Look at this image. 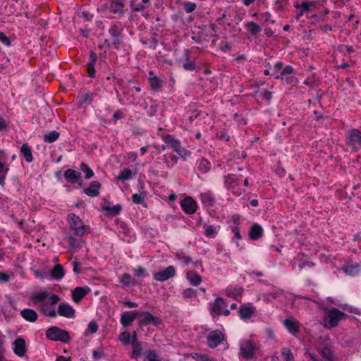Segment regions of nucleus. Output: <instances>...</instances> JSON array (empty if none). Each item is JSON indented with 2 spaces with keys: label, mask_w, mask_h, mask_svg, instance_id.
<instances>
[{
  "label": "nucleus",
  "mask_w": 361,
  "mask_h": 361,
  "mask_svg": "<svg viewBox=\"0 0 361 361\" xmlns=\"http://www.w3.org/2000/svg\"><path fill=\"white\" fill-rule=\"evenodd\" d=\"M228 302L221 298L217 297L214 302L209 303V311L213 319H217L221 315L228 316L230 310L227 309Z\"/></svg>",
  "instance_id": "1"
},
{
  "label": "nucleus",
  "mask_w": 361,
  "mask_h": 361,
  "mask_svg": "<svg viewBox=\"0 0 361 361\" xmlns=\"http://www.w3.org/2000/svg\"><path fill=\"white\" fill-rule=\"evenodd\" d=\"M67 220L69 224L70 228L74 232L75 235L78 236H83L84 235L90 233V226L84 224L82 220L76 214L73 213L68 214Z\"/></svg>",
  "instance_id": "2"
},
{
  "label": "nucleus",
  "mask_w": 361,
  "mask_h": 361,
  "mask_svg": "<svg viewBox=\"0 0 361 361\" xmlns=\"http://www.w3.org/2000/svg\"><path fill=\"white\" fill-rule=\"evenodd\" d=\"M46 336L51 341L63 343H68L71 340L69 332L57 326L49 328L46 331Z\"/></svg>",
  "instance_id": "3"
},
{
  "label": "nucleus",
  "mask_w": 361,
  "mask_h": 361,
  "mask_svg": "<svg viewBox=\"0 0 361 361\" xmlns=\"http://www.w3.org/2000/svg\"><path fill=\"white\" fill-rule=\"evenodd\" d=\"M347 314L336 307L331 308L325 316L324 322L328 328H334L338 326L340 320L345 318Z\"/></svg>",
  "instance_id": "4"
},
{
  "label": "nucleus",
  "mask_w": 361,
  "mask_h": 361,
  "mask_svg": "<svg viewBox=\"0 0 361 361\" xmlns=\"http://www.w3.org/2000/svg\"><path fill=\"white\" fill-rule=\"evenodd\" d=\"M138 317L137 324L140 326L153 324L154 326L159 327L163 325V321L160 317L153 316L148 311L138 312Z\"/></svg>",
  "instance_id": "5"
},
{
  "label": "nucleus",
  "mask_w": 361,
  "mask_h": 361,
  "mask_svg": "<svg viewBox=\"0 0 361 361\" xmlns=\"http://www.w3.org/2000/svg\"><path fill=\"white\" fill-rule=\"evenodd\" d=\"M225 339V334L220 330H212L207 336V346L212 349L216 348Z\"/></svg>",
  "instance_id": "6"
},
{
  "label": "nucleus",
  "mask_w": 361,
  "mask_h": 361,
  "mask_svg": "<svg viewBox=\"0 0 361 361\" xmlns=\"http://www.w3.org/2000/svg\"><path fill=\"white\" fill-rule=\"evenodd\" d=\"M295 71L291 66H285L279 74L275 76L277 80L285 81L286 84L293 85L297 82V78L293 75Z\"/></svg>",
  "instance_id": "7"
},
{
  "label": "nucleus",
  "mask_w": 361,
  "mask_h": 361,
  "mask_svg": "<svg viewBox=\"0 0 361 361\" xmlns=\"http://www.w3.org/2000/svg\"><path fill=\"white\" fill-rule=\"evenodd\" d=\"M130 7L133 12H138L142 14V16H147V11L151 7L150 0H131L130 1Z\"/></svg>",
  "instance_id": "8"
},
{
  "label": "nucleus",
  "mask_w": 361,
  "mask_h": 361,
  "mask_svg": "<svg viewBox=\"0 0 361 361\" xmlns=\"http://www.w3.org/2000/svg\"><path fill=\"white\" fill-rule=\"evenodd\" d=\"M176 275V269L173 266H168L164 270L153 273V279L156 281L164 282Z\"/></svg>",
  "instance_id": "9"
},
{
  "label": "nucleus",
  "mask_w": 361,
  "mask_h": 361,
  "mask_svg": "<svg viewBox=\"0 0 361 361\" xmlns=\"http://www.w3.org/2000/svg\"><path fill=\"white\" fill-rule=\"evenodd\" d=\"M125 6L126 0H114L106 8L110 13L116 15L117 18H121L126 13Z\"/></svg>",
  "instance_id": "10"
},
{
  "label": "nucleus",
  "mask_w": 361,
  "mask_h": 361,
  "mask_svg": "<svg viewBox=\"0 0 361 361\" xmlns=\"http://www.w3.org/2000/svg\"><path fill=\"white\" fill-rule=\"evenodd\" d=\"M256 348L255 343L251 341H243L240 343V353L246 360L253 357Z\"/></svg>",
  "instance_id": "11"
},
{
  "label": "nucleus",
  "mask_w": 361,
  "mask_h": 361,
  "mask_svg": "<svg viewBox=\"0 0 361 361\" xmlns=\"http://www.w3.org/2000/svg\"><path fill=\"white\" fill-rule=\"evenodd\" d=\"M180 204L184 212L189 215L195 214L197 209L196 201L190 196L184 197Z\"/></svg>",
  "instance_id": "12"
},
{
  "label": "nucleus",
  "mask_w": 361,
  "mask_h": 361,
  "mask_svg": "<svg viewBox=\"0 0 361 361\" xmlns=\"http://www.w3.org/2000/svg\"><path fill=\"white\" fill-rule=\"evenodd\" d=\"M256 312V307L252 304H243L238 309V315L242 320L250 319Z\"/></svg>",
  "instance_id": "13"
},
{
  "label": "nucleus",
  "mask_w": 361,
  "mask_h": 361,
  "mask_svg": "<svg viewBox=\"0 0 361 361\" xmlns=\"http://www.w3.org/2000/svg\"><path fill=\"white\" fill-rule=\"evenodd\" d=\"M57 313L66 318L72 319L75 317V310L68 303L62 302L58 307Z\"/></svg>",
  "instance_id": "14"
},
{
  "label": "nucleus",
  "mask_w": 361,
  "mask_h": 361,
  "mask_svg": "<svg viewBox=\"0 0 361 361\" xmlns=\"http://www.w3.org/2000/svg\"><path fill=\"white\" fill-rule=\"evenodd\" d=\"M9 171L8 165L6 164V157L3 151L0 150V185L4 186L7 173Z\"/></svg>",
  "instance_id": "15"
},
{
  "label": "nucleus",
  "mask_w": 361,
  "mask_h": 361,
  "mask_svg": "<svg viewBox=\"0 0 361 361\" xmlns=\"http://www.w3.org/2000/svg\"><path fill=\"white\" fill-rule=\"evenodd\" d=\"M341 270L348 276H355L361 272V264L347 262L342 266Z\"/></svg>",
  "instance_id": "16"
},
{
  "label": "nucleus",
  "mask_w": 361,
  "mask_h": 361,
  "mask_svg": "<svg viewBox=\"0 0 361 361\" xmlns=\"http://www.w3.org/2000/svg\"><path fill=\"white\" fill-rule=\"evenodd\" d=\"M137 317H138V312L126 311L121 314L120 322L124 328H127L132 325Z\"/></svg>",
  "instance_id": "17"
},
{
  "label": "nucleus",
  "mask_w": 361,
  "mask_h": 361,
  "mask_svg": "<svg viewBox=\"0 0 361 361\" xmlns=\"http://www.w3.org/2000/svg\"><path fill=\"white\" fill-rule=\"evenodd\" d=\"M13 351L20 357H23L27 351L25 341L23 338H18L13 342Z\"/></svg>",
  "instance_id": "18"
},
{
  "label": "nucleus",
  "mask_w": 361,
  "mask_h": 361,
  "mask_svg": "<svg viewBox=\"0 0 361 361\" xmlns=\"http://www.w3.org/2000/svg\"><path fill=\"white\" fill-rule=\"evenodd\" d=\"M64 178L70 183L74 184L78 182H79L81 179V173L69 169H67L64 174H63Z\"/></svg>",
  "instance_id": "19"
},
{
  "label": "nucleus",
  "mask_w": 361,
  "mask_h": 361,
  "mask_svg": "<svg viewBox=\"0 0 361 361\" xmlns=\"http://www.w3.org/2000/svg\"><path fill=\"white\" fill-rule=\"evenodd\" d=\"M121 24L119 23H114L111 25L109 30V34L114 37V44L118 48L117 45L119 44V37L121 36Z\"/></svg>",
  "instance_id": "20"
},
{
  "label": "nucleus",
  "mask_w": 361,
  "mask_h": 361,
  "mask_svg": "<svg viewBox=\"0 0 361 361\" xmlns=\"http://www.w3.org/2000/svg\"><path fill=\"white\" fill-rule=\"evenodd\" d=\"M101 183L97 180L92 181L89 187L84 189V192L90 197H97L99 194Z\"/></svg>",
  "instance_id": "21"
},
{
  "label": "nucleus",
  "mask_w": 361,
  "mask_h": 361,
  "mask_svg": "<svg viewBox=\"0 0 361 361\" xmlns=\"http://www.w3.org/2000/svg\"><path fill=\"white\" fill-rule=\"evenodd\" d=\"M200 199L204 207H212L216 203L214 195L211 192H206L200 195Z\"/></svg>",
  "instance_id": "22"
},
{
  "label": "nucleus",
  "mask_w": 361,
  "mask_h": 361,
  "mask_svg": "<svg viewBox=\"0 0 361 361\" xmlns=\"http://www.w3.org/2000/svg\"><path fill=\"white\" fill-rule=\"evenodd\" d=\"M283 325L291 334L296 335L299 333V322L295 319H286L283 321Z\"/></svg>",
  "instance_id": "23"
},
{
  "label": "nucleus",
  "mask_w": 361,
  "mask_h": 361,
  "mask_svg": "<svg viewBox=\"0 0 361 361\" xmlns=\"http://www.w3.org/2000/svg\"><path fill=\"white\" fill-rule=\"evenodd\" d=\"M97 54L91 51L90 54V61L86 64V69L88 75L92 78L95 77L94 63L97 61Z\"/></svg>",
  "instance_id": "24"
},
{
  "label": "nucleus",
  "mask_w": 361,
  "mask_h": 361,
  "mask_svg": "<svg viewBox=\"0 0 361 361\" xmlns=\"http://www.w3.org/2000/svg\"><path fill=\"white\" fill-rule=\"evenodd\" d=\"M118 282L123 288H128L137 283V281L132 278L128 273H124L118 277Z\"/></svg>",
  "instance_id": "25"
},
{
  "label": "nucleus",
  "mask_w": 361,
  "mask_h": 361,
  "mask_svg": "<svg viewBox=\"0 0 361 361\" xmlns=\"http://www.w3.org/2000/svg\"><path fill=\"white\" fill-rule=\"evenodd\" d=\"M102 208L106 212V215L108 216H116L118 215L122 210V206L119 204L112 207L107 204H102Z\"/></svg>",
  "instance_id": "26"
},
{
  "label": "nucleus",
  "mask_w": 361,
  "mask_h": 361,
  "mask_svg": "<svg viewBox=\"0 0 361 361\" xmlns=\"http://www.w3.org/2000/svg\"><path fill=\"white\" fill-rule=\"evenodd\" d=\"M204 234L206 237L209 238H214L220 230V226L209 225L207 224H203Z\"/></svg>",
  "instance_id": "27"
},
{
  "label": "nucleus",
  "mask_w": 361,
  "mask_h": 361,
  "mask_svg": "<svg viewBox=\"0 0 361 361\" xmlns=\"http://www.w3.org/2000/svg\"><path fill=\"white\" fill-rule=\"evenodd\" d=\"M22 317L27 322H35L38 319L37 312L32 309L25 308L20 311Z\"/></svg>",
  "instance_id": "28"
},
{
  "label": "nucleus",
  "mask_w": 361,
  "mask_h": 361,
  "mask_svg": "<svg viewBox=\"0 0 361 361\" xmlns=\"http://www.w3.org/2000/svg\"><path fill=\"white\" fill-rule=\"evenodd\" d=\"M65 276V271L62 265L58 264L51 271L50 276L56 281L61 280Z\"/></svg>",
  "instance_id": "29"
},
{
  "label": "nucleus",
  "mask_w": 361,
  "mask_h": 361,
  "mask_svg": "<svg viewBox=\"0 0 361 361\" xmlns=\"http://www.w3.org/2000/svg\"><path fill=\"white\" fill-rule=\"evenodd\" d=\"M186 276L190 283L194 286H197L202 281V276L193 271H188Z\"/></svg>",
  "instance_id": "30"
},
{
  "label": "nucleus",
  "mask_w": 361,
  "mask_h": 361,
  "mask_svg": "<svg viewBox=\"0 0 361 361\" xmlns=\"http://www.w3.org/2000/svg\"><path fill=\"white\" fill-rule=\"evenodd\" d=\"M263 233V229L262 226L257 224L252 225L250 230V238L252 240H257L262 237Z\"/></svg>",
  "instance_id": "31"
},
{
  "label": "nucleus",
  "mask_w": 361,
  "mask_h": 361,
  "mask_svg": "<svg viewBox=\"0 0 361 361\" xmlns=\"http://www.w3.org/2000/svg\"><path fill=\"white\" fill-rule=\"evenodd\" d=\"M20 154L25 158V161L30 163L33 161L32 150L28 144L24 143L20 148Z\"/></svg>",
  "instance_id": "32"
},
{
  "label": "nucleus",
  "mask_w": 361,
  "mask_h": 361,
  "mask_svg": "<svg viewBox=\"0 0 361 361\" xmlns=\"http://www.w3.org/2000/svg\"><path fill=\"white\" fill-rule=\"evenodd\" d=\"M164 142L166 146L176 152L181 147L180 142L173 137H164Z\"/></svg>",
  "instance_id": "33"
},
{
  "label": "nucleus",
  "mask_w": 361,
  "mask_h": 361,
  "mask_svg": "<svg viewBox=\"0 0 361 361\" xmlns=\"http://www.w3.org/2000/svg\"><path fill=\"white\" fill-rule=\"evenodd\" d=\"M87 294V291L82 287H76L72 292V298L75 302L80 301Z\"/></svg>",
  "instance_id": "34"
},
{
  "label": "nucleus",
  "mask_w": 361,
  "mask_h": 361,
  "mask_svg": "<svg viewBox=\"0 0 361 361\" xmlns=\"http://www.w3.org/2000/svg\"><path fill=\"white\" fill-rule=\"evenodd\" d=\"M321 355L328 361H334L335 360L334 352L328 345L324 346L320 350Z\"/></svg>",
  "instance_id": "35"
},
{
  "label": "nucleus",
  "mask_w": 361,
  "mask_h": 361,
  "mask_svg": "<svg viewBox=\"0 0 361 361\" xmlns=\"http://www.w3.org/2000/svg\"><path fill=\"white\" fill-rule=\"evenodd\" d=\"M345 143L353 149L361 147V137H346Z\"/></svg>",
  "instance_id": "36"
},
{
  "label": "nucleus",
  "mask_w": 361,
  "mask_h": 361,
  "mask_svg": "<svg viewBox=\"0 0 361 361\" xmlns=\"http://www.w3.org/2000/svg\"><path fill=\"white\" fill-rule=\"evenodd\" d=\"M133 350L130 357L137 360L140 357L142 351V348L140 343H135L132 344Z\"/></svg>",
  "instance_id": "37"
},
{
  "label": "nucleus",
  "mask_w": 361,
  "mask_h": 361,
  "mask_svg": "<svg viewBox=\"0 0 361 361\" xmlns=\"http://www.w3.org/2000/svg\"><path fill=\"white\" fill-rule=\"evenodd\" d=\"M148 80L153 91H158L161 87L162 81L158 77H149Z\"/></svg>",
  "instance_id": "38"
},
{
  "label": "nucleus",
  "mask_w": 361,
  "mask_h": 361,
  "mask_svg": "<svg viewBox=\"0 0 361 361\" xmlns=\"http://www.w3.org/2000/svg\"><path fill=\"white\" fill-rule=\"evenodd\" d=\"M245 27L252 35H256L261 31V27L254 22L246 23Z\"/></svg>",
  "instance_id": "39"
},
{
  "label": "nucleus",
  "mask_w": 361,
  "mask_h": 361,
  "mask_svg": "<svg viewBox=\"0 0 361 361\" xmlns=\"http://www.w3.org/2000/svg\"><path fill=\"white\" fill-rule=\"evenodd\" d=\"M164 157V164L167 168H171L177 163L178 158L175 155L166 154Z\"/></svg>",
  "instance_id": "40"
},
{
  "label": "nucleus",
  "mask_w": 361,
  "mask_h": 361,
  "mask_svg": "<svg viewBox=\"0 0 361 361\" xmlns=\"http://www.w3.org/2000/svg\"><path fill=\"white\" fill-rule=\"evenodd\" d=\"M133 178V172L129 169H125L119 175L116 177L117 180L125 181L130 180Z\"/></svg>",
  "instance_id": "41"
},
{
  "label": "nucleus",
  "mask_w": 361,
  "mask_h": 361,
  "mask_svg": "<svg viewBox=\"0 0 361 361\" xmlns=\"http://www.w3.org/2000/svg\"><path fill=\"white\" fill-rule=\"evenodd\" d=\"M49 295L47 290H42L32 295V299L38 302H44Z\"/></svg>",
  "instance_id": "42"
},
{
  "label": "nucleus",
  "mask_w": 361,
  "mask_h": 361,
  "mask_svg": "<svg viewBox=\"0 0 361 361\" xmlns=\"http://www.w3.org/2000/svg\"><path fill=\"white\" fill-rule=\"evenodd\" d=\"M131 335L128 331L121 332L118 336V340L125 345L130 344Z\"/></svg>",
  "instance_id": "43"
},
{
  "label": "nucleus",
  "mask_w": 361,
  "mask_h": 361,
  "mask_svg": "<svg viewBox=\"0 0 361 361\" xmlns=\"http://www.w3.org/2000/svg\"><path fill=\"white\" fill-rule=\"evenodd\" d=\"M176 259L181 261L184 264L188 265L190 262H192V259L190 257L187 256L183 252H178L176 254Z\"/></svg>",
  "instance_id": "44"
},
{
  "label": "nucleus",
  "mask_w": 361,
  "mask_h": 361,
  "mask_svg": "<svg viewBox=\"0 0 361 361\" xmlns=\"http://www.w3.org/2000/svg\"><path fill=\"white\" fill-rule=\"evenodd\" d=\"M209 162L207 159H202L199 161L198 169L202 173H207L209 170Z\"/></svg>",
  "instance_id": "45"
},
{
  "label": "nucleus",
  "mask_w": 361,
  "mask_h": 361,
  "mask_svg": "<svg viewBox=\"0 0 361 361\" xmlns=\"http://www.w3.org/2000/svg\"><path fill=\"white\" fill-rule=\"evenodd\" d=\"M80 169L85 173L86 179H89L94 176L93 171L85 163L80 164Z\"/></svg>",
  "instance_id": "46"
},
{
  "label": "nucleus",
  "mask_w": 361,
  "mask_h": 361,
  "mask_svg": "<svg viewBox=\"0 0 361 361\" xmlns=\"http://www.w3.org/2000/svg\"><path fill=\"white\" fill-rule=\"evenodd\" d=\"M146 359L147 361H161L157 351L154 349L147 351Z\"/></svg>",
  "instance_id": "47"
},
{
  "label": "nucleus",
  "mask_w": 361,
  "mask_h": 361,
  "mask_svg": "<svg viewBox=\"0 0 361 361\" xmlns=\"http://www.w3.org/2000/svg\"><path fill=\"white\" fill-rule=\"evenodd\" d=\"M192 357L197 361H217L213 357H209L205 354L195 353Z\"/></svg>",
  "instance_id": "48"
},
{
  "label": "nucleus",
  "mask_w": 361,
  "mask_h": 361,
  "mask_svg": "<svg viewBox=\"0 0 361 361\" xmlns=\"http://www.w3.org/2000/svg\"><path fill=\"white\" fill-rule=\"evenodd\" d=\"M67 242L71 248H78L80 247V241L73 236H69Z\"/></svg>",
  "instance_id": "49"
},
{
  "label": "nucleus",
  "mask_w": 361,
  "mask_h": 361,
  "mask_svg": "<svg viewBox=\"0 0 361 361\" xmlns=\"http://www.w3.org/2000/svg\"><path fill=\"white\" fill-rule=\"evenodd\" d=\"M197 290H195L191 288H188L185 289L183 291V296L185 298H195L197 296Z\"/></svg>",
  "instance_id": "50"
},
{
  "label": "nucleus",
  "mask_w": 361,
  "mask_h": 361,
  "mask_svg": "<svg viewBox=\"0 0 361 361\" xmlns=\"http://www.w3.org/2000/svg\"><path fill=\"white\" fill-rule=\"evenodd\" d=\"M183 6L185 11L188 13H192L197 8L196 4L190 1L184 2Z\"/></svg>",
  "instance_id": "51"
},
{
  "label": "nucleus",
  "mask_w": 361,
  "mask_h": 361,
  "mask_svg": "<svg viewBox=\"0 0 361 361\" xmlns=\"http://www.w3.org/2000/svg\"><path fill=\"white\" fill-rule=\"evenodd\" d=\"M145 195L142 194H133L132 196V201L137 204H145Z\"/></svg>",
  "instance_id": "52"
},
{
  "label": "nucleus",
  "mask_w": 361,
  "mask_h": 361,
  "mask_svg": "<svg viewBox=\"0 0 361 361\" xmlns=\"http://www.w3.org/2000/svg\"><path fill=\"white\" fill-rule=\"evenodd\" d=\"M281 354L286 361H294L293 355L289 349L283 348Z\"/></svg>",
  "instance_id": "53"
},
{
  "label": "nucleus",
  "mask_w": 361,
  "mask_h": 361,
  "mask_svg": "<svg viewBox=\"0 0 361 361\" xmlns=\"http://www.w3.org/2000/svg\"><path fill=\"white\" fill-rule=\"evenodd\" d=\"M134 272L135 276L138 277H147L149 274L146 271V269L142 267H138L137 269H134Z\"/></svg>",
  "instance_id": "54"
},
{
  "label": "nucleus",
  "mask_w": 361,
  "mask_h": 361,
  "mask_svg": "<svg viewBox=\"0 0 361 361\" xmlns=\"http://www.w3.org/2000/svg\"><path fill=\"white\" fill-rule=\"evenodd\" d=\"M176 152L178 154V155L181 158H183L184 159H186L188 157H190L191 155V152L189 150H188L182 147L180 149H178L176 151Z\"/></svg>",
  "instance_id": "55"
},
{
  "label": "nucleus",
  "mask_w": 361,
  "mask_h": 361,
  "mask_svg": "<svg viewBox=\"0 0 361 361\" xmlns=\"http://www.w3.org/2000/svg\"><path fill=\"white\" fill-rule=\"evenodd\" d=\"M98 330V325L97 324V322L95 321H91L89 324H88V326H87V331L89 332L90 334H94Z\"/></svg>",
  "instance_id": "56"
},
{
  "label": "nucleus",
  "mask_w": 361,
  "mask_h": 361,
  "mask_svg": "<svg viewBox=\"0 0 361 361\" xmlns=\"http://www.w3.org/2000/svg\"><path fill=\"white\" fill-rule=\"evenodd\" d=\"M295 7L296 8H300L301 11L304 13L308 12L310 10V7L306 1H302L300 4H295Z\"/></svg>",
  "instance_id": "57"
},
{
  "label": "nucleus",
  "mask_w": 361,
  "mask_h": 361,
  "mask_svg": "<svg viewBox=\"0 0 361 361\" xmlns=\"http://www.w3.org/2000/svg\"><path fill=\"white\" fill-rule=\"evenodd\" d=\"M183 68L186 71H195L196 70V65L193 61L187 60L183 65Z\"/></svg>",
  "instance_id": "58"
},
{
  "label": "nucleus",
  "mask_w": 361,
  "mask_h": 361,
  "mask_svg": "<svg viewBox=\"0 0 361 361\" xmlns=\"http://www.w3.org/2000/svg\"><path fill=\"white\" fill-rule=\"evenodd\" d=\"M232 231L234 233L233 240L236 243L237 245H238V242L237 240L241 238L240 229L237 226H235L233 228Z\"/></svg>",
  "instance_id": "59"
},
{
  "label": "nucleus",
  "mask_w": 361,
  "mask_h": 361,
  "mask_svg": "<svg viewBox=\"0 0 361 361\" xmlns=\"http://www.w3.org/2000/svg\"><path fill=\"white\" fill-rule=\"evenodd\" d=\"M283 68V63L281 61H278L277 63H276L274 66V71L275 76L277 74H279Z\"/></svg>",
  "instance_id": "60"
},
{
  "label": "nucleus",
  "mask_w": 361,
  "mask_h": 361,
  "mask_svg": "<svg viewBox=\"0 0 361 361\" xmlns=\"http://www.w3.org/2000/svg\"><path fill=\"white\" fill-rule=\"evenodd\" d=\"M0 42L9 47L11 44L10 39L5 35L4 32H0Z\"/></svg>",
  "instance_id": "61"
},
{
  "label": "nucleus",
  "mask_w": 361,
  "mask_h": 361,
  "mask_svg": "<svg viewBox=\"0 0 361 361\" xmlns=\"http://www.w3.org/2000/svg\"><path fill=\"white\" fill-rule=\"evenodd\" d=\"M120 302L121 304H123L124 306H126V307H127L128 308H134V307H138V303L134 302H131L130 300L120 301Z\"/></svg>",
  "instance_id": "62"
},
{
  "label": "nucleus",
  "mask_w": 361,
  "mask_h": 361,
  "mask_svg": "<svg viewBox=\"0 0 361 361\" xmlns=\"http://www.w3.org/2000/svg\"><path fill=\"white\" fill-rule=\"evenodd\" d=\"M132 90L130 88L126 92H124V94L127 95V100L130 104H134L135 102V98L133 94H130Z\"/></svg>",
  "instance_id": "63"
},
{
  "label": "nucleus",
  "mask_w": 361,
  "mask_h": 361,
  "mask_svg": "<svg viewBox=\"0 0 361 361\" xmlns=\"http://www.w3.org/2000/svg\"><path fill=\"white\" fill-rule=\"evenodd\" d=\"M271 97H272V92L267 90H264L263 91V92L262 93V98L263 99L269 101V100H271Z\"/></svg>",
  "instance_id": "64"
}]
</instances>
